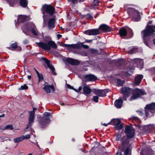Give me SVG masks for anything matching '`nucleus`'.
<instances>
[{"label":"nucleus","instance_id":"1","mask_svg":"<svg viewBox=\"0 0 155 155\" xmlns=\"http://www.w3.org/2000/svg\"><path fill=\"white\" fill-rule=\"evenodd\" d=\"M125 129V133L127 136L123 137L121 139L120 149L121 151L124 152V155H131V150L130 147L131 143H130L129 138H132L134 136V130L133 127L128 125L126 126Z\"/></svg>","mask_w":155,"mask_h":155},{"label":"nucleus","instance_id":"2","mask_svg":"<svg viewBox=\"0 0 155 155\" xmlns=\"http://www.w3.org/2000/svg\"><path fill=\"white\" fill-rule=\"evenodd\" d=\"M155 32V25H149L148 24L145 29L141 31V35L145 44L148 45L147 42L149 40V36L152 35Z\"/></svg>","mask_w":155,"mask_h":155},{"label":"nucleus","instance_id":"3","mask_svg":"<svg viewBox=\"0 0 155 155\" xmlns=\"http://www.w3.org/2000/svg\"><path fill=\"white\" fill-rule=\"evenodd\" d=\"M23 32L28 35V31H31L32 33L35 36L38 35V31L36 27L32 23L27 22L24 24L21 28Z\"/></svg>","mask_w":155,"mask_h":155},{"label":"nucleus","instance_id":"4","mask_svg":"<svg viewBox=\"0 0 155 155\" xmlns=\"http://www.w3.org/2000/svg\"><path fill=\"white\" fill-rule=\"evenodd\" d=\"M36 44L38 47L41 48L45 50H50L51 48L56 49L57 48V45L54 42L52 41H48L47 43L43 42H36Z\"/></svg>","mask_w":155,"mask_h":155},{"label":"nucleus","instance_id":"5","mask_svg":"<svg viewBox=\"0 0 155 155\" xmlns=\"http://www.w3.org/2000/svg\"><path fill=\"white\" fill-rule=\"evenodd\" d=\"M54 8L50 5H45L43 6L42 11L43 14V18L44 23L46 21L47 17L45 14L47 13L50 15H52L54 12Z\"/></svg>","mask_w":155,"mask_h":155},{"label":"nucleus","instance_id":"6","mask_svg":"<svg viewBox=\"0 0 155 155\" xmlns=\"http://www.w3.org/2000/svg\"><path fill=\"white\" fill-rule=\"evenodd\" d=\"M51 117V113L48 112H45L43 114V117L40 118L39 121L40 126L41 128L46 127L47 124L49 122L50 118Z\"/></svg>","mask_w":155,"mask_h":155},{"label":"nucleus","instance_id":"7","mask_svg":"<svg viewBox=\"0 0 155 155\" xmlns=\"http://www.w3.org/2000/svg\"><path fill=\"white\" fill-rule=\"evenodd\" d=\"M128 12L130 13V15L133 20L137 21L140 20L141 17L140 13L138 10L134 8H128Z\"/></svg>","mask_w":155,"mask_h":155},{"label":"nucleus","instance_id":"8","mask_svg":"<svg viewBox=\"0 0 155 155\" xmlns=\"http://www.w3.org/2000/svg\"><path fill=\"white\" fill-rule=\"evenodd\" d=\"M36 109V108L34 107L33 110L31 111H29L28 113L29 114L28 117V124L26 129L24 130L25 131H27V130L31 126L32 124L34 122L35 119V111Z\"/></svg>","mask_w":155,"mask_h":155},{"label":"nucleus","instance_id":"9","mask_svg":"<svg viewBox=\"0 0 155 155\" xmlns=\"http://www.w3.org/2000/svg\"><path fill=\"white\" fill-rule=\"evenodd\" d=\"M146 94V92L143 91L138 89H136L134 90L132 97L129 100V101L134 100L139 97L141 95Z\"/></svg>","mask_w":155,"mask_h":155},{"label":"nucleus","instance_id":"10","mask_svg":"<svg viewBox=\"0 0 155 155\" xmlns=\"http://www.w3.org/2000/svg\"><path fill=\"white\" fill-rule=\"evenodd\" d=\"M63 46L68 48H72L75 49H80L82 47H83L85 49H88L89 48L88 45H84L83 43L81 42L76 44L68 45L65 44Z\"/></svg>","mask_w":155,"mask_h":155},{"label":"nucleus","instance_id":"11","mask_svg":"<svg viewBox=\"0 0 155 155\" xmlns=\"http://www.w3.org/2000/svg\"><path fill=\"white\" fill-rule=\"evenodd\" d=\"M42 59L45 61L48 68L51 70L52 74L54 75H56L57 73L54 71V68L52 65L51 61L44 57H42Z\"/></svg>","mask_w":155,"mask_h":155},{"label":"nucleus","instance_id":"12","mask_svg":"<svg viewBox=\"0 0 155 155\" xmlns=\"http://www.w3.org/2000/svg\"><path fill=\"white\" fill-rule=\"evenodd\" d=\"M130 91V88L128 87H124L122 88V92L124 94L122 98L124 100H127V98L129 96V94Z\"/></svg>","mask_w":155,"mask_h":155},{"label":"nucleus","instance_id":"13","mask_svg":"<svg viewBox=\"0 0 155 155\" xmlns=\"http://www.w3.org/2000/svg\"><path fill=\"white\" fill-rule=\"evenodd\" d=\"M137 126L141 130H143L144 131H146L147 130L155 128V125L153 124H150L143 126H142L139 124H137Z\"/></svg>","mask_w":155,"mask_h":155},{"label":"nucleus","instance_id":"14","mask_svg":"<svg viewBox=\"0 0 155 155\" xmlns=\"http://www.w3.org/2000/svg\"><path fill=\"white\" fill-rule=\"evenodd\" d=\"M100 32L98 29H89L84 31L85 34L89 35H99Z\"/></svg>","mask_w":155,"mask_h":155},{"label":"nucleus","instance_id":"15","mask_svg":"<svg viewBox=\"0 0 155 155\" xmlns=\"http://www.w3.org/2000/svg\"><path fill=\"white\" fill-rule=\"evenodd\" d=\"M84 78L86 81H93L97 79V77L92 74H89L84 75Z\"/></svg>","mask_w":155,"mask_h":155},{"label":"nucleus","instance_id":"16","mask_svg":"<svg viewBox=\"0 0 155 155\" xmlns=\"http://www.w3.org/2000/svg\"><path fill=\"white\" fill-rule=\"evenodd\" d=\"M99 28L105 32H110L112 31V29L109 26L105 24L101 25L99 26Z\"/></svg>","mask_w":155,"mask_h":155},{"label":"nucleus","instance_id":"17","mask_svg":"<svg viewBox=\"0 0 155 155\" xmlns=\"http://www.w3.org/2000/svg\"><path fill=\"white\" fill-rule=\"evenodd\" d=\"M134 62L132 61L133 63L137 64L138 66L140 68H142L143 66V60L140 59L135 58L134 59Z\"/></svg>","mask_w":155,"mask_h":155},{"label":"nucleus","instance_id":"18","mask_svg":"<svg viewBox=\"0 0 155 155\" xmlns=\"http://www.w3.org/2000/svg\"><path fill=\"white\" fill-rule=\"evenodd\" d=\"M66 60L68 63L72 65H78L79 64V62L78 60L70 58H67Z\"/></svg>","mask_w":155,"mask_h":155},{"label":"nucleus","instance_id":"19","mask_svg":"<svg viewBox=\"0 0 155 155\" xmlns=\"http://www.w3.org/2000/svg\"><path fill=\"white\" fill-rule=\"evenodd\" d=\"M92 91L95 95H97L99 97H104V93L103 91L102 90L99 89L97 90L95 89H94Z\"/></svg>","mask_w":155,"mask_h":155},{"label":"nucleus","instance_id":"20","mask_svg":"<svg viewBox=\"0 0 155 155\" xmlns=\"http://www.w3.org/2000/svg\"><path fill=\"white\" fill-rule=\"evenodd\" d=\"M123 103L121 98H120L118 100H116L115 102V107L117 108H120L122 106Z\"/></svg>","mask_w":155,"mask_h":155},{"label":"nucleus","instance_id":"21","mask_svg":"<svg viewBox=\"0 0 155 155\" xmlns=\"http://www.w3.org/2000/svg\"><path fill=\"white\" fill-rule=\"evenodd\" d=\"M43 89L48 93L51 92V90L54 91V87L52 85H46L43 88Z\"/></svg>","mask_w":155,"mask_h":155},{"label":"nucleus","instance_id":"22","mask_svg":"<svg viewBox=\"0 0 155 155\" xmlns=\"http://www.w3.org/2000/svg\"><path fill=\"white\" fill-rule=\"evenodd\" d=\"M55 22V20L54 18H51L49 19L48 21V27L50 29L53 28Z\"/></svg>","mask_w":155,"mask_h":155},{"label":"nucleus","instance_id":"23","mask_svg":"<svg viewBox=\"0 0 155 155\" xmlns=\"http://www.w3.org/2000/svg\"><path fill=\"white\" fill-rule=\"evenodd\" d=\"M127 30L124 28H122L120 29L119 33L120 37L125 36L127 34Z\"/></svg>","mask_w":155,"mask_h":155},{"label":"nucleus","instance_id":"24","mask_svg":"<svg viewBox=\"0 0 155 155\" xmlns=\"http://www.w3.org/2000/svg\"><path fill=\"white\" fill-rule=\"evenodd\" d=\"M143 78V76L142 75H138L135 78L134 83L137 85L139 84Z\"/></svg>","mask_w":155,"mask_h":155},{"label":"nucleus","instance_id":"25","mask_svg":"<svg viewBox=\"0 0 155 155\" xmlns=\"http://www.w3.org/2000/svg\"><path fill=\"white\" fill-rule=\"evenodd\" d=\"M83 94L86 95L89 94L91 91V89L87 86H84L83 88Z\"/></svg>","mask_w":155,"mask_h":155},{"label":"nucleus","instance_id":"26","mask_svg":"<svg viewBox=\"0 0 155 155\" xmlns=\"http://www.w3.org/2000/svg\"><path fill=\"white\" fill-rule=\"evenodd\" d=\"M8 1L10 6L14 7L18 3L19 0H8Z\"/></svg>","mask_w":155,"mask_h":155},{"label":"nucleus","instance_id":"27","mask_svg":"<svg viewBox=\"0 0 155 155\" xmlns=\"http://www.w3.org/2000/svg\"><path fill=\"white\" fill-rule=\"evenodd\" d=\"M27 20V17L21 15H18V21L19 22H23Z\"/></svg>","mask_w":155,"mask_h":155},{"label":"nucleus","instance_id":"28","mask_svg":"<svg viewBox=\"0 0 155 155\" xmlns=\"http://www.w3.org/2000/svg\"><path fill=\"white\" fill-rule=\"evenodd\" d=\"M120 122L121 121L118 119H113L111 120V122H109L108 124H111L116 126V125L117 124H119Z\"/></svg>","mask_w":155,"mask_h":155},{"label":"nucleus","instance_id":"29","mask_svg":"<svg viewBox=\"0 0 155 155\" xmlns=\"http://www.w3.org/2000/svg\"><path fill=\"white\" fill-rule=\"evenodd\" d=\"M130 119L134 123H135V122L138 123V124H135L137 127V124H138V123H140L141 122L140 120L138 118L134 116H132L130 118Z\"/></svg>","mask_w":155,"mask_h":155},{"label":"nucleus","instance_id":"30","mask_svg":"<svg viewBox=\"0 0 155 155\" xmlns=\"http://www.w3.org/2000/svg\"><path fill=\"white\" fill-rule=\"evenodd\" d=\"M20 4L23 7L25 8L27 6L28 1L27 0H20Z\"/></svg>","mask_w":155,"mask_h":155},{"label":"nucleus","instance_id":"31","mask_svg":"<svg viewBox=\"0 0 155 155\" xmlns=\"http://www.w3.org/2000/svg\"><path fill=\"white\" fill-rule=\"evenodd\" d=\"M67 1L70 4L75 5L77 4L78 2H83L84 0H67Z\"/></svg>","mask_w":155,"mask_h":155},{"label":"nucleus","instance_id":"32","mask_svg":"<svg viewBox=\"0 0 155 155\" xmlns=\"http://www.w3.org/2000/svg\"><path fill=\"white\" fill-rule=\"evenodd\" d=\"M146 109H149L150 110L153 111V110L155 108V104L154 103L151 104L146 105Z\"/></svg>","mask_w":155,"mask_h":155},{"label":"nucleus","instance_id":"33","mask_svg":"<svg viewBox=\"0 0 155 155\" xmlns=\"http://www.w3.org/2000/svg\"><path fill=\"white\" fill-rule=\"evenodd\" d=\"M115 81L117 84V85L118 86H122L124 83V80H121L120 79H116Z\"/></svg>","mask_w":155,"mask_h":155},{"label":"nucleus","instance_id":"34","mask_svg":"<svg viewBox=\"0 0 155 155\" xmlns=\"http://www.w3.org/2000/svg\"><path fill=\"white\" fill-rule=\"evenodd\" d=\"M145 112L146 116H150L153 115L154 112L153 111H152L149 109H145Z\"/></svg>","mask_w":155,"mask_h":155},{"label":"nucleus","instance_id":"35","mask_svg":"<svg viewBox=\"0 0 155 155\" xmlns=\"http://www.w3.org/2000/svg\"><path fill=\"white\" fill-rule=\"evenodd\" d=\"M137 50L136 48H130V49L128 51V53L130 54H132L135 53L136 52H137Z\"/></svg>","mask_w":155,"mask_h":155},{"label":"nucleus","instance_id":"36","mask_svg":"<svg viewBox=\"0 0 155 155\" xmlns=\"http://www.w3.org/2000/svg\"><path fill=\"white\" fill-rule=\"evenodd\" d=\"M123 127V124L121 122L119 124H118L115 126V128L117 130L121 129Z\"/></svg>","mask_w":155,"mask_h":155},{"label":"nucleus","instance_id":"37","mask_svg":"<svg viewBox=\"0 0 155 155\" xmlns=\"http://www.w3.org/2000/svg\"><path fill=\"white\" fill-rule=\"evenodd\" d=\"M23 140V138L21 137L14 139L13 141L15 143H18L20 141H22Z\"/></svg>","mask_w":155,"mask_h":155},{"label":"nucleus","instance_id":"38","mask_svg":"<svg viewBox=\"0 0 155 155\" xmlns=\"http://www.w3.org/2000/svg\"><path fill=\"white\" fill-rule=\"evenodd\" d=\"M38 78V81L39 83L40 81H42L44 80L43 74H39L37 75Z\"/></svg>","mask_w":155,"mask_h":155},{"label":"nucleus","instance_id":"39","mask_svg":"<svg viewBox=\"0 0 155 155\" xmlns=\"http://www.w3.org/2000/svg\"><path fill=\"white\" fill-rule=\"evenodd\" d=\"M115 137H116V141H118L120 140H121V134H120L119 133H117L115 135Z\"/></svg>","mask_w":155,"mask_h":155},{"label":"nucleus","instance_id":"40","mask_svg":"<svg viewBox=\"0 0 155 155\" xmlns=\"http://www.w3.org/2000/svg\"><path fill=\"white\" fill-rule=\"evenodd\" d=\"M28 87L26 84H24L23 85L21 86L20 88H18L19 90H26L28 89Z\"/></svg>","mask_w":155,"mask_h":155},{"label":"nucleus","instance_id":"41","mask_svg":"<svg viewBox=\"0 0 155 155\" xmlns=\"http://www.w3.org/2000/svg\"><path fill=\"white\" fill-rule=\"evenodd\" d=\"M13 129V127L12 125H7L6 126L5 128H4L3 129V130H12Z\"/></svg>","mask_w":155,"mask_h":155},{"label":"nucleus","instance_id":"42","mask_svg":"<svg viewBox=\"0 0 155 155\" xmlns=\"http://www.w3.org/2000/svg\"><path fill=\"white\" fill-rule=\"evenodd\" d=\"M85 17L86 18L89 20H91L93 18L92 15L91 14H87Z\"/></svg>","mask_w":155,"mask_h":155},{"label":"nucleus","instance_id":"43","mask_svg":"<svg viewBox=\"0 0 155 155\" xmlns=\"http://www.w3.org/2000/svg\"><path fill=\"white\" fill-rule=\"evenodd\" d=\"M17 47V45L16 43H14L12 44L11 46V49L12 50H14Z\"/></svg>","mask_w":155,"mask_h":155},{"label":"nucleus","instance_id":"44","mask_svg":"<svg viewBox=\"0 0 155 155\" xmlns=\"http://www.w3.org/2000/svg\"><path fill=\"white\" fill-rule=\"evenodd\" d=\"M98 96H94L93 97V100L96 102H97L98 101Z\"/></svg>","mask_w":155,"mask_h":155},{"label":"nucleus","instance_id":"45","mask_svg":"<svg viewBox=\"0 0 155 155\" xmlns=\"http://www.w3.org/2000/svg\"><path fill=\"white\" fill-rule=\"evenodd\" d=\"M93 4L94 5L97 6L99 4V1L98 0H94L93 2Z\"/></svg>","mask_w":155,"mask_h":155},{"label":"nucleus","instance_id":"46","mask_svg":"<svg viewBox=\"0 0 155 155\" xmlns=\"http://www.w3.org/2000/svg\"><path fill=\"white\" fill-rule=\"evenodd\" d=\"M21 137L23 138L24 140L25 139H28L30 137V136L29 134H27Z\"/></svg>","mask_w":155,"mask_h":155},{"label":"nucleus","instance_id":"47","mask_svg":"<svg viewBox=\"0 0 155 155\" xmlns=\"http://www.w3.org/2000/svg\"><path fill=\"white\" fill-rule=\"evenodd\" d=\"M103 91L104 93V96H106V94L110 91V90L108 89H105L104 90H103Z\"/></svg>","mask_w":155,"mask_h":155},{"label":"nucleus","instance_id":"48","mask_svg":"<svg viewBox=\"0 0 155 155\" xmlns=\"http://www.w3.org/2000/svg\"><path fill=\"white\" fill-rule=\"evenodd\" d=\"M94 40V39L91 40H86L84 42H87V43H90L92 42V41Z\"/></svg>","mask_w":155,"mask_h":155},{"label":"nucleus","instance_id":"49","mask_svg":"<svg viewBox=\"0 0 155 155\" xmlns=\"http://www.w3.org/2000/svg\"><path fill=\"white\" fill-rule=\"evenodd\" d=\"M67 87L68 88H69L70 89H73V87H72L71 85L69 84H67Z\"/></svg>","mask_w":155,"mask_h":155},{"label":"nucleus","instance_id":"50","mask_svg":"<svg viewBox=\"0 0 155 155\" xmlns=\"http://www.w3.org/2000/svg\"><path fill=\"white\" fill-rule=\"evenodd\" d=\"M23 42L26 45L28 43V41L27 39H25L23 41Z\"/></svg>","mask_w":155,"mask_h":155},{"label":"nucleus","instance_id":"51","mask_svg":"<svg viewBox=\"0 0 155 155\" xmlns=\"http://www.w3.org/2000/svg\"><path fill=\"white\" fill-rule=\"evenodd\" d=\"M137 112L138 113V114L140 115V116H141L142 115V114H143V112L142 111H140V110H138L137 111Z\"/></svg>","mask_w":155,"mask_h":155},{"label":"nucleus","instance_id":"52","mask_svg":"<svg viewBox=\"0 0 155 155\" xmlns=\"http://www.w3.org/2000/svg\"><path fill=\"white\" fill-rule=\"evenodd\" d=\"M58 57L59 58H61L63 60L65 59V58L64 57H63L61 55L59 54Z\"/></svg>","mask_w":155,"mask_h":155},{"label":"nucleus","instance_id":"53","mask_svg":"<svg viewBox=\"0 0 155 155\" xmlns=\"http://www.w3.org/2000/svg\"><path fill=\"white\" fill-rule=\"evenodd\" d=\"M100 39V38L99 37V36H97L95 37V38L93 39H94V40H99Z\"/></svg>","mask_w":155,"mask_h":155},{"label":"nucleus","instance_id":"54","mask_svg":"<svg viewBox=\"0 0 155 155\" xmlns=\"http://www.w3.org/2000/svg\"><path fill=\"white\" fill-rule=\"evenodd\" d=\"M24 117V114L23 113H21L20 115V117L21 118H23Z\"/></svg>","mask_w":155,"mask_h":155},{"label":"nucleus","instance_id":"55","mask_svg":"<svg viewBox=\"0 0 155 155\" xmlns=\"http://www.w3.org/2000/svg\"><path fill=\"white\" fill-rule=\"evenodd\" d=\"M82 89V87L81 86H80L79 87L78 89V91L79 92Z\"/></svg>","mask_w":155,"mask_h":155},{"label":"nucleus","instance_id":"56","mask_svg":"<svg viewBox=\"0 0 155 155\" xmlns=\"http://www.w3.org/2000/svg\"><path fill=\"white\" fill-rule=\"evenodd\" d=\"M129 32L130 33V34L131 35H133V32L132 31L131 29H130Z\"/></svg>","mask_w":155,"mask_h":155},{"label":"nucleus","instance_id":"57","mask_svg":"<svg viewBox=\"0 0 155 155\" xmlns=\"http://www.w3.org/2000/svg\"><path fill=\"white\" fill-rule=\"evenodd\" d=\"M34 69L35 70V72H36L37 75L39 74V72L36 69L34 68Z\"/></svg>","mask_w":155,"mask_h":155},{"label":"nucleus","instance_id":"58","mask_svg":"<svg viewBox=\"0 0 155 155\" xmlns=\"http://www.w3.org/2000/svg\"><path fill=\"white\" fill-rule=\"evenodd\" d=\"M117 155H123L120 152H118L117 153Z\"/></svg>","mask_w":155,"mask_h":155},{"label":"nucleus","instance_id":"59","mask_svg":"<svg viewBox=\"0 0 155 155\" xmlns=\"http://www.w3.org/2000/svg\"><path fill=\"white\" fill-rule=\"evenodd\" d=\"M31 75L27 76V78L28 79H30L31 78Z\"/></svg>","mask_w":155,"mask_h":155},{"label":"nucleus","instance_id":"60","mask_svg":"<svg viewBox=\"0 0 155 155\" xmlns=\"http://www.w3.org/2000/svg\"><path fill=\"white\" fill-rule=\"evenodd\" d=\"M152 21H149V22H148V24H152Z\"/></svg>","mask_w":155,"mask_h":155},{"label":"nucleus","instance_id":"61","mask_svg":"<svg viewBox=\"0 0 155 155\" xmlns=\"http://www.w3.org/2000/svg\"><path fill=\"white\" fill-rule=\"evenodd\" d=\"M4 128H5V127L3 126H1L0 127V129L3 130V129Z\"/></svg>","mask_w":155,"mask_h":155},{"label":"nucleus","instance_id":"62","mask_svg":"<svg viewBox=\"0 0 155 155\" xmlns=\"http://www.w3.org/2000/svg\"><path fill=\"white\" fill-rule=\"evenodd\" d=\"M73 89L76 92H79V91H78V90H76V89H75L74 88H73V89Z\"/></svg>","mask_w":155,"mask_h":155},{"label":"nucleus","instance_id":"63","mask_svg":"<svg viewBox=\"0 0 155 155\" xmlns=\"http://www.w3.org/2000/svg\"><path fill=\"white\" fill-rule=\"evenodd\" d=\"M62 37V35L60 34H59V39Z\"/></svg>","mask_w":155,"mask_h":155},{"label":"nucleus","instance_id":"64","mask_svg":"<svg viewBox=\"0 0 155 155\" xmlns=\"http://www.w3.org/2000/svg\"><path fill=\"white\" fill-rule=\"evenodd\" d=\"M154 154L152 152L150 154H147V155H153V154Z\"/></svg>","mask_w":155,"mask_h":155}]
</instances>
